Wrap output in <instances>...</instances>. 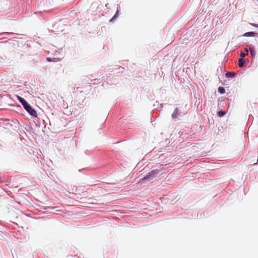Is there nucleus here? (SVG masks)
Wrapping results in <instances>:
<instances>
[{
    "instance_id": "obj_7",
    "label": "nucleus",
    "mask_w": 258,
    "mask_h": 258,
    "mask_svg": "<svg viewBox=\"0 0 258 258\" xmlns=\"http://www.w3.org/2000/svg\"><path fill=\"white\" fill-rule=\"evenodd\" d=\"M245 63L244 60L242 58H239L238 60V66L240 68H242L243 67L244 64Z\"/></svg>"
},
{
    "instance_id": "obj_9",
    "label": "nucleus",
    "mask_w": 258,
    "mask_h": 258,
    "mask_svg": "<svg viewBox=\"0 0 258 258\" xmlns=\"http://www.w3.org/2000/svg\"><path fill=\"white\" fill-rule=\"evenodd\" d=\"M178 109L177 108H176L172 114V117L173 118H175L176 117L177 114L178 113Z\"/></svg>"
},
{
    "instance_id": "obj_1",
    "label": "nucleus",
    "mask_w": 258,
    "mask_h": 258,
    "mask_svg": "<svg viewBox=\"0 0 258 258\" xmlns=\"http://www.w3.org/2000/svg\"><path fill=\"white\" fill-rule=\"evenodd\" d=\"M159 171L158 169L153 170L151 171H150V172H149L147 175H146L143 178L141 179L140 180L141 181V180H146V179H148V180L152 179L156 177V176L159 173Z\"/></svg>"
},
{
    "instance_id": "obj_8",
    "label": "nucleus",
    "mask_w": 258,
    "mask_h": 258,
    "mask_svg": "<svg viewBox=\"0 0 258 258\" xmlns=\"http://www.w3.org/2000/svg\"><path fill=\"white\" fill-rule=\"evenodd\" d=\"M249 51H250V53L251 55L252 56L254 55H255V51H254V49L253 47L250 45V46H249Z\"/></svg>"
},
{
    "instance_id": "obj_13",
    "label": "nucleus",
    "mask_w": 258,
    "mask_h": 258,
    "mask_svg": "<svg viewBox=\"0 0 258 258\" xmlns=\"http://www.w3.org/2000/svg\"><path fill=\"white\" fill-rule=\"evenodd\" d=\"M46 60L48 61H51V59L50 57H47L46 58Z\"/></svg>"
},
{
    "instance_id": "obj_14",
    "label": "nucleus",
    "mask_w": 258,
    "mask_h": 258,
    "mask_svg": "<svg viewBox=\"0 0 258 258\" xmlns=\"http://www.w3.org/2000/svg\"><path fill=\"white\" fill-rule=\"evenodd\" d=\"M256 164V163H255V162H254V163H253V165H254V164Z\"/></svg>"
},
{
    "instance_id": "obj_4",
    "label": "nucleus",
    "mask_w": 258,
    "mask_h": 258,
    "mask_svg": "<svg viewBox=\"0 0 258 258\" xmlns=\"http://www.w3.org/2000/svg\"><path fill=\"white\" fill-rule=\"evenodd\" d=\"M235 76L234 72H228L226 73L225 76L227 78H233Z\"/></svg>"
},
{
    "instance_id": "obj_6",
    "label": "nucleus",
    "mask_w": 258,
    "mask_h": 258,
    "mask_svg": "<svg viewBox=\"0 0 258 258\" xmlns=\"http://www.w3.org/2000/svg\"><path fill=\"white\" fill-rule=\"evenodd\" d=\"M248 54V50L247 48L244 49V52H242L240 53V56L241 58L244 57L246 55H247Z\"/></svg>"
},
{
    "instance_id": "obj_11",
    "label": "nucleus",
    "mask_w": 258,
    "mask_h": 258,
    "mask_svg": "<svg viewBox=\"0 0 258 258\" xmlns=\"http://www.w3.org/2000/svg\"><path fill=\"white\" fill-rule=\"evenodd\" d=\"M217 114L219 116L221 117L225 114V111L223 110H220L218 112Z\"/></svg>"
},
{
    "instance_id": "obj_5",
    "label": "nucleus",
    "mask_w": 258,
    "mask_h": 258,
    "mask_svg": "<svg viewBox=\"0 0 258 258\" xmlns=\"http://www.w3.org/2000/svg\"><path fill=\"white\" fill-rule=\"evenodd\" d=\"M255 33L254 32H248L244 33L243 36L245 37H253L254 36Z\"/></svg>"
},
{
    "instance_id": "obj_2",
    "label": "nucleus",
    "mask_w": 258,
    "mask_h": 258,
    "mask_svg": "<svg viewBox=\"0 0 258 258\" xmlns=\"http://www.w3.org/2000/svg\"><path fill=\"white\" fill-rule=\"evenodd\" d=\"M24 108L31 115L37 116L36 111L28 103Z\"/></svg>"
},
{
    "instance_id": "obj_12",
    "label": "nucleus",
    "mask_w": 258,
    "mask_h": 258,
    "mask_svg": "<svg viewBox=\"0 0 258 258\" xmlns=\"http://www.w3.org/2000/svg\"><path fill=\"white\" fill-rule=\"evenodd\" d=\"M250 25L253 27L258 28V24L250 23Z\"/></svg>"
},
{
    "instance_id": "obj_10",
    "label": "nucleus",
    "mask_w": 258,
    "mask_h": 258,
    "mask_svg": "<svg viewBox=\"0 0 258 258\" xmlns=\"http://www.w3.org/2000/svg\"><path fill=\"white\" fill-rule=\"evenodd\" d=\"M218 90V92L221 94H224L225 93V89L223 87H219Z\"/></svg>"
},
{
    "instance_id": "obj_3",
    "label": "nucleus",
    "mask_w": 258,
    "mask_h": 258,
    "mask_svg": "<svg viewBox=\"0 0 258 258\" xmlns=\"http://www.w3.org/2000/svg\"><path fill=\"white\" fill-rule=\"evenodd\" d=\"M17 98L18 100L21 103V104L23 105L24 107L28 104L27 101L23 98L19 96H17Z\"/></svg>"
}]
</instances>
